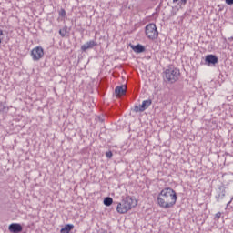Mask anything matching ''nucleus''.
Instances as JSON below:
<instances>
[{
    "instance_id": "obj_1",
    "label": "nucleus",
    "mask_w": 233,
    "mask_h": 233,
    "mask_svg": "<svg viewBox=\"0 0 233 233\" xmlns=\"http://www.w3.org/2000/svg\"><path fill=\"white\" fill-rule=\"evenodd\" d=\"M177 203V192L172 187H164L157 196V205L164 210L174 208Z\"/></svg>"
},
{
    "instance_id": "obj_2",
    "label": "nucleus",
    "mask_w": 233,
    "mask_h": 233,
    "mask_svg": "<svg viewBox=\"0 0 233 233\" xmlns=\"http://www.w3.org/2000/svg\"><path fill=\"white\" fill-rule=\"evenodd\" d=\"M137 199L136 197L127 196L124 198L120 202L117 203L116 212L118 214H127L132 208L137 207Z\"/></svg>"
},
{
    "instance_id": "obj_3",
    "label": "nucleus",
    "mask_w": 233,
    "mask_h": 233,
    "mask_svg": "<svg viewBox=\"0 0 233 233\" xmlns=\"http://www.w3.org/2000/svg\"><path fill=\"white\" fill-rule=\"evenodd\" d=\"M179 78V70L177 69H167L164 73V81L167 83H176Z\"/></svg>"
},
{
    "instance_id": "obj_4",
    "label": "nucleus",
    "mask_w": 233,
    "mask_h": 233,
    "mask_svg": "<svg viewBox=\"0 0 233 233\" xmlns=\"http://www.w3.org/2000/svg\"><path fill=\"white\" fill-rule=\"evenodd\" d=\"M146 35L148 39L154 40L157 39L159 32H157V27L156 24H148L145 29Z\"/></svg>"
},
{
    "instance_id": "obj_5",
    "label": "nucleus",
    "mask_w": 233,
    "mask_h": 233,
    "mask_svg": "<svg viewBox=\"0 0 233 233\" xmlns=\"http://www.w3.org/2000/svg\"><path fill=\"white\" fill-rule=\"evenodd\" d=\"M31 56L34 61H39V59L45 56V51L43 50V47L36 46L31 51Z\"/></svg>"
},
{
    "instance_id": "obj_6",
    "label": "nucleus",
    "mask_w": 233,
    "mask_h": 233,
    "mask_svg": "<svg viewBox=\"0 0 233 233\" xmlns=\"http://www.w3.org/2000/svg\"><path fill=\"white\" fill-rule=\"evenodd\" d=\"M10 233H21L23 232V226L19 223H12L8 227Z\"/></svg>"
},
{
    "instance_id": "obj_7",
    "label": "nucleus",
    "mask_w": 233,
    "mask_h": 233,
    "mask_svg": "<svg viewBox=\"0 0 233 233\" xmlns=\"http://www.w3.org/2000/svg\"><path fill=\"white\" fill-rule=\"evenodd\" d=\"M94 46H97V43L94 40L88 41L86 44L81 46L82 52H86V50H90Z\"/></svg>"
},
{
    "instance_id": "obj_8",
    "label": "nucleus",
    "mask_w": 233,
    "mask_h": 233,
    "mask_svg": "<svg viewBox=\"0 0 233 233\" xmlns=\"http://www.w3.org/2000/svg\"><path fill=\"white\" fill-rule=\"evenodd\" d=\"M205 61L208 66L216 65L218 63V56L215 55H208L206 56Z\"/></svg>"
},
{
    "instance_id": "obj_9",
    "label": "nucleus",
    "mask_w": 233,
    "mask_h": 233,
    "mask_svg": "<svg viewBox=\"0 0 233 233\" xmlns=\"http://www.w3.org/2000/svg\"><path fill=\"white\" fill-rule=\"evenodd\" d=\"M126 92H127V86L125 85L116 86L115 89V94L117 97H121V96H125Z\"/></svg>"
},
{
    "instance_id": "obj_10",
    "label": "nucleus",
    "mask_w": 233,
    "mask_h": 233,
    "mask_svg": "<svg viewBox=\"0 0 233 233\" xmlns=\"http://www.w3.org/2000/svg\"><path fill=\"white\" fill-rule=\"evenodd\" d=\"M150 105H152V100H144L142 102V105L140 106V112H144V110H147V108H148Z\"/></svg>"
},
{
    "instance_id": "obj_11",
    "label": "nucleus",
    "mask_w": 233,
    "mask_h": 233,
    "mask_svg": "<svg viewBox=\"0 0 233 233\" xmlns=\"http://www.w3.org/2000/svg\"><path fill=\"white\" fill-rule=\"evenodd\" d=\"M71 230H74V224H67L61 228L60 233H70Z\"/></svg>"
},
{
    "instance_id": "obj_12",
    "label": "nucleus",
    "mask_w": 233,
    "mask_h": 233,
    "mask_svg": "<svg viewBox=\"0 0 233 233\" xmlns=\"http://www.w3.org/2000/svg\"><path fill=\"white\" fill-rule=\"evenodd\" d=\"M134 52H136L137 54H141L142 52L145 51V46H143L140 44H137V46H135L133 47Z\"/></svg>"
},
{
    "instance_id": "obj_13",
    "label": "nucleus",
    "mask_w": 233,
    "mask_h": 233,
    "mask_svg": "<svg viewBox=\"0 0 233 233\" xmlns=\"http://www.w3.org/2000/svg\"><path fill=\"white\" fill-rule=\"evenodd\" d=\"M112 203H114V199L112 198L106 197V198H104V205H106V207H110Z\"/></svg>"
},
{
    "instance_id": "obj_14",
    "label": "nucleus",
    "mask_w": 233,
    "mask_h": 233,
    "mask_svg": "<svg viewBox=\"0 0 233 233\" xmlns=\"http://www.w3.org/2000/svg\"><path fill=\"white\" fill-rule=\"evenodd\" d=\"M59 15H60L61 17H65V15H66V11H65V9H61V10L59 11Z\"/></svg>"
},
{
    "instance_id": "obj_15",
    "label": "nucleus",
    "mask_w": 233,
    "mask_h": 233,
    "mask_svg": "<svg viewBox=\"0 0 233 233\" xmlns=\"http://www.w3.org/2000/svg\"><path fill=\"white\" fill-rule=\"evenodd\" d=\"M220 218H221V212L216 213V215H215L216 221H219Z\"/></svg>"
},
{
    "instance_id": "obj_16",
    "label": "nucleus",
    "mask_w": 233,
    "mask_h": 233,
    "mask_svg": "<svg viewBox=\"0 0 233 233\" xmlns=\"http://www.w3.org/2000/svg\"><path fill=\"white\" fill-rule=\"evenodd\" d=\"M112 156H113L112 151H107L106 153V157H108V159H111Z\"/></svg>"
},
{
    "instance_id": "obj_17",
    "label": "nucleus",
    "mask_w": 233,
    "mask_h": 233,
    "mask_svg": "<svg viewBox=\"0 0 233 233\" xmlns=\"http://www.w3.org/2000/svg\"><path fill=\"white\" fill-rule=\"evenodd\" d=\"M5 111V105L3 103L0 104V112Z\"/></svg>"
},
{
    "instance_id": "obj_18",
    "label": "nucleus",
    "mask_w": 233,
    "mask_h": 233,
    "mask_svg": "<svg viewBox=\"0 0 233 233\" xmlns=\"http://www.w3.org/2000/svg\"><path fill=\"white\" fill-rule=\"evenodd\" d=\"M227 5H233V0H226Z\"/></svg>"
},
{
    "instance_id": "obj_19",
    "label": "nucleus",
    "mask_w": 233,
    "mask_h": 233,
    "mask_svg": "<svg viewBox=\"0 0 233 233\" xmlns=\"http://www.w3.org/2000/svg\"><path fill=\"white\" fill-rule=\"evenodd\" d=\"M59 34H60V35H61L62 37H65V33H63V30H60V31H59Z\"/></svg>"
},
{
    "instance_id": "obj_20",
    "label": "nucleus",
    "mask_w": 233,
    "mask_h": 233,
    "mask_svg": "<svg viewBox=\"0 0 233 233\" xmlns=\"http://www.w3.org/2000/svg\"><path fill=\"white\" fill-rule=\"evenodd\" d=\"M0 35H4L3 30L0 29Z\"/></svg>"
},
{
    "instance_id": "obj_21",
    "label": "nucleus",
    "mask_w": 233,
    "mask_h": 233,
    "mask_svg": "<svg viewBox=\"0 0 233 233\" xmlns=\"http://www.w3.org/2000/svg\"><path fill=\"white\" fill-rule=\"evenodd\" d=\"M182 1H183V3H187V0H182Z\"/></svg>"
},
{
    "instance_id": "obj_22",
    "label": "nucleus",
    "mask_w": 233,
    "mask_h": 233,
    "mask_svg": "<svg viewBox=\"0 0 233 233\" xmlns=\"http://www.w3.org/2000/svg\"><path fill=\"white\" fill-rule=\"evenodd\" d=\"M174 1V3H177V1H179V0H173Z\"/></svg>"
},
{
    "instance_id": "obj_23",
    "label": "nucleus",
    "mask_w": 233,
    "mask_h": 233,
    "mask_svg": "<svg viewBox=\"0 0 233 233\" xmlns=\"http://www.w3.org/2000/svg\"><path fill=\"white\" fill-rule=\"evenodd\" d=\"M1 42H2V40H1V38H0V45H1Z\"/></svg>"
}]
</instances>
